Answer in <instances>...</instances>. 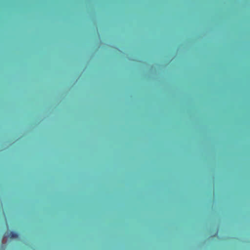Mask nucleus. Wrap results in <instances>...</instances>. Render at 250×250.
Wrapping results in <instances>:
<instances>
[{
	"mask_svg": "<svg viewBox=\"0 0 250 250\" xmlns=\"http://www.w3.org/2000/svg\"><path fill=\"white\" fill-rule=\"evenodd\" d=\"M7 236L11 238H16L18 237V234L17 233L14 231H10L8 233Z\"/></svg>",
	"mask_w": 250,
	"mask_h": 250,
	"instance_id": "f257e3e1",
	"label": "nucleus"
}]
</instances>
